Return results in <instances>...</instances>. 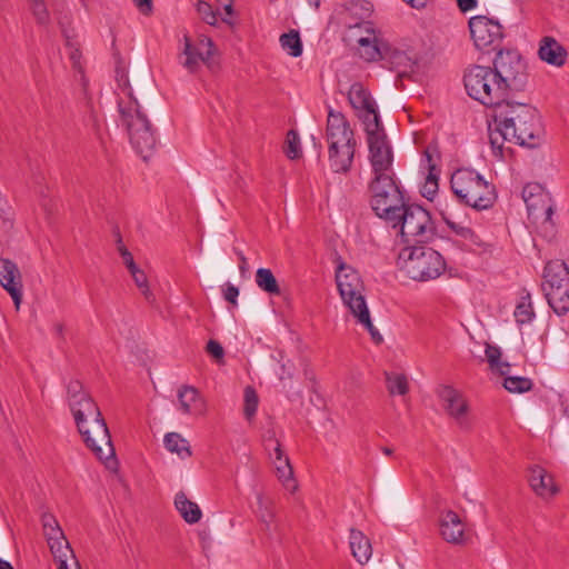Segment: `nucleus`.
Masks as SVG:
<instances>
[{
	"label": "nucleus",
	"instance_id": "nucleus-1",
	"mask_svg": "<svg viewBox=\"0 0 569 569\" xmlns=\"http://www.w3.org/2000/svg\"><path fill=\"white\" fill-rule=\"evenodd\" d=\"M489 141L496 154H502L506 141L536 148L543 138L540 117L530 104L509 101L506 98L491 112Z\"/></svg>",
	"mask_w": 569,
	"mask_h": 569
},
{
	"label": "nucleus",
	"instance_id": "nucleus-2",
	"mask_svg": "<svg viewBox=\"0 0 569 569\" xmlns=\"http://www.w3.org/2000/svg\"><path fill=\"white\" fill-rule=\"evenodd\" d=\"M67 395L69 408L88 448L109 467L116 465L109 429L97 403L78 380L68 383Z\"/></svg>",
	"mask_w": 569,
	"mask_h": 569
},
{
	"label": "nucleus",
	"instance_id": "nucleus-3",
	"mask_svg": "<svg viewBox=\"0 0 569 569\" xmlns=\"http://www.w3.org/2000/svg\"><path fill=\"white\" fill-rule=\"evenodd\" d=\"M336 282L343 303L348 307L351 315L359 325L368 330L371 340L376 345H380L383 341V337L371 322L370 312L363 296V282L357 270L345 262H340L336 271Z\"/></svg>",
	"mask_w": 569,
	"mask_h": 569
},
{
	"label": "nucleus",
	"instance_id": "nucleus-4",
	"mask_svg": "<svg viewBox=\"0 0 569 569\" xmlns=\"http://www.w3.org/2000/svg\"><path fill=\"white\" fill-rule=\"evenodd\" d=\"M119 112L121 126L127 130L132 148L143 160H148L157 146L156 131L137 98L129 92L128 101L122 99L119 102Z\"/></svg>",
	"mask_w": 569,
	"mask_h": 569
},
{
	"label": "nucleus",
	"instance_id": "nucleus-5",
	"mask_svg": "<svg viewBox=\"0 0 569 569\" xmlns=\"http://www.w3.org/2000/svg\"><path fill=\"white\" fill-rule=\"evenodd\" d=\"M450 184L461 203L478 211L491 208L497 200L496 187L473 169L456 170Z\"/></svg>",
	"mask_w": 569,
	"mask_h": 569
},
{
	"label": "nucleus",
	"instance_id": "nucleus-6",
	"mask_svg": "<svg viewBox=\"0 0 569 569\" xmlns=\"http://www.w3.org/2000/svg\"><path fill=\"white\" fill-rule=\"evenodd\" d=\"M399 268L415 281H430L446 270V261L435 249L413 246L402 249L398 256Z\"/></svg>",
	"mask_w": 569,
	"mask_h": 569
},
{
	"label": "nucleus",
	"instance_id": "nucleus-7",
	"mask_svg": "<svg viewBox=\"0 0 569 569\" xmlns=\"http://www.w3.org/2000/svg\"><path fill=\"white\" fill-rule=\"evenodd\" d=\"M371 208L387 223L399 221L398 214L406 206L403 194L393 177H375L370 183Z\"/></svg>",
	"mask_w": 569,
	"mask_h": 569
},
{
	"label": "nucleus",
	"instance_id": "nucleus-8",
	"mask_svg": "<svg viewBox=\"0 0 569 569\" xmlns=\"http://www.w3.org/2000/svg\"><path fill=\"white\" fill-rule=\"evenodd\" d=\"M465 88L471 98L490 107L491 112L505 99L498 79L490 67H471L465 74Z\"/></svg>",
	"mask_w": 569,
	"mask_h": 569
},
{
	"label": "nucleus",
	"instance_id": "nucleus-9",
	"mask_svg": "<svg viewBox=\"0 0 569 569\" xmlns=\"http://www.w3.org/2000/svg\"><path fill=\"white\" fill-rule=\"evenodd\" d=\"M493 72L505 98L508 92H519L528 81L527 66L518 51H499L493 60Z\"/></svg>",
	"mask_w": 569,
	"mask_h": 569
},
{
	"label": "nucleus",
	"instance_id": "nucleus-10",
	"mask_svg": "<svg viewBox=\"0 0 569 569\" xmlns=\"http://www.w3.org/2000/svg\"><path fill=\"white\" fill-rule=\"evenodd\" d=\"M399 221H391L392 228L399 229L406 242H423L433 233V223L429 212L418 204H406L400 214Z\"/></svg>",
	"mask_w": 569,
	"mask_h": 569
},
{
	"label": "nucleus",
	"instance_id": "nucleus-11",
	"mask_svg": "<svg viewBox=\"0 0 569 569\" xmlns=\"http://www.w3.org/2000/svg\"><path fill=\"white\" fill-rule=\"evenodd\" d=\"M369 149V161L375 177H393V151L382 124H369L365 129Z\"/></svg>",
	"mask_w": 569,
	"mask_h": 569
},
{
	"label": "nucleus",
	"instance_id": "nucleus-12",
	"mask_svg": "<svg viewBox=\"0 0 569 569\" xmlns=\"http://www.w3.org/2000/svg\"><path fill=\"white\" fill-rule=\"evenodd\" d=\"M180 43L178 62L188 73L196 74L202 64L210 66L214 52V44L210 38L200 36L193 41L186 34Z\"/></svg>",
	"mask_w": 569,
	"mask_h": 569
},
{
	"label": "nucleus",
	"instance_id": "nucleus-13",
	"mask_svg": "<svg viewBox=\"0 0 569 569\" xmlns=\"http://www.w3.org/2000/svg\"><path fill=\"white\" fill-rule=\"evenodd\" d=\"M41 525L43 536L47 540L49 549L57 563L66 567V560L72 556V548L67 540L57 518L50 512H43L41 516Z\"/></svg>",
	"mask_w": 569,
	"mask_h": 569
},
{
	"label": "nucleus",
	"instance_id": "nucleus-14",
	"mask_svg": "<svg viewBox=\"0 0 569 569\" xmlns=\"http://www.w3.org/2000/svg\"><path fill=\"white\" fill-rule=\"evenodd\" d=\"M469 29L475 46L480 50H486L490 46L496 48L502 39L501 24L485 16H476L469 20Z\"/></svg>",
	"mask_w": 569,
	"mask_h": 569
},
{
	"label": "nucleus",
	"instance_id": "nucleus-15",
	"mask_svg": "<svg viewBox=\"0 0 569 569\" xmlns=\"http://www.w3.org/2000/svg\"><path fill=\"white\" fill-rule=\"evenodd\" d=\"M348 100L362 119L365 129L369 128V124L381 123L376 101L361 83L356 82L351 84L348 92Z\"/></svg>",
	"mask_w": 569,
	"mask_h": 569
},
{
	"label": "nucleus",
	"instance_id": "nucleus-16",
	"mask_svg": "<svg viewBox=\"0 0 569 569\" xmlns=\"http://www.w3.org/2000/svg\"><path fill=\"white\" fill-rule=\"evenodd\" d=\"M522 198L526 202L529 214L536 218L541 214L546 221H551L553 214V201L549 192L536 182L523 187Z\"/></svg>",
	"mask_w": 569,
	"mask_h": 569
},
{
	"label": "nucleus",
	"instance_id": "nucleus-17",
	"mask_svg": "<svg viewBox=\"0 0 569 569\" xmlns=\"http://www.w3.org/2000/svg\"><path fill=\"white\" fill-rule=\"evenodd\" d=\"M0 284L11 297L18 311L23 300L22 274L17 263L8 258H0Z\"/></svg>",
	"mask_w": 569,
	"mask_h": 569
},
{
	"label": "nucleus",
	"instance_id": "nucleus-18",
	"mask_svg": "<svg viewBox=\"0 0 569 569\" xmlns=\"http://www.w3.org/2000/svg\"><path fill=\"white\" fill-rule=\"evenodd\" d=\"M438 395L443 402L446 412L456 420L458 426L463 429L469 428V407L463 396L450 386H442L439 389Z\"/></svg>",
	"mask_w": 569,
	"mask_h": 569
},
{
	"label": "nucleus",
	"instance_id": "nucleus-19",
	"mask_svg": "<svg viewBox=\"0 0 569 569\" xmlns=\"http://www.w3.org/2000/svg\"><path fill=\"white\" fill-rule=\"evenodd\" d=\"M326 141L335 144H357L350 123L340 111L330 109L328 112Z\"/></svg>",
	"mask_w": 569,
	"mask_h": 569
},
{
	"label": "nucleus",
	"instance_id": "nucleus-20",
	"mask_svg": "<svg viewBox=\"0 0 569 569\" xmlns=\"http://www.w3.org/2000/svg\"><path fill=\"white\" fill-rule=\"evenodd\" d=\"M179 410L183 415L203 417L208 411L207 400L191 386H181L177 392Z\"/></svg>",
	"mask_w": 569,
	"mask_h": 569
},
{
	"label": "nucleus",
	"instance_id": "nucleus-21",
	"mask_svg": "<svg viewBox=\"0 0 569 569\" xmlns=\"http://www.w3.org/2000/svg\"><path fill=\"white\" fill-rule=\"evenodd\" d=\"M357 144L328 143V164L335 173H348L352 167Z\"/></svg>",
	"mask_w": 569,
	"mask_h": 569
},
{
	"label": "nucleus",
	"instance_id": "nucleus-22",
	"mask_svg": "<svg viewBox=\"0 0 569 569\" xmlns=\"http://www.w3.org/2000/svg\"><path fill=\"white\" fill-rule=\"evenodd\" d=\"M440 535L449 543L462 545L465 542L466 526L459 515L452 510L442 512L439 521Z\"/></svg>",
	"mask_w": 569,
	"mask_h": 569
},
{
	"label": "nucleus",
	"instance_id": "nucleus-23",
	"mask_svg": "<svg viewBox=\"0 0 569 569\" xmlns=\"http://www.w3.org/2000/svg\"><path fill=\"white\" fill-rule=\"evenodd\" d=\"M539 58L551 66L562 67L567 60V50L553 37H543L538 49Z\"/></svg>",
	"mask_w": 569,
	"mask_h": 569
},
{
	"label": "nucleus",
	"instance_id": "nucleus-24",
	"mask_svg": "<svg viewBox=\"0 0 569 569\" xmlns=\"http://www.w3.org/2000/svg\"><path fill=\"white\" fill-rule=\"evenodd\" d=\"M445 221L448 228L457 237L461 239L463 246L469 251L482 252L487 250L488 244L486 243V241H483V239L478 233H476L470 227L465 226L462 222L453 221L449 218H446Z\"/></svg>",
	"mask_w": 569,
	"mask_h": 569
},
{
	"label": "nucleus",
	"instance_id": "nucleus-25",
	"mask_svg": "<svg viewBox=\"0 0 569 569\" xmlns=\"http://www.w3.org/2000/svg\"><path fill=\"white\" fill-rule=\"evenodd\" d=\"M528 480L531 489L542 498H550L557 492L552 476L542 467H531L529 469Z\"/></svg>",
	"mask_w": 569,
	"mask_h": 569
},
{
	"label": "nucleus",
	"instance_id": "nucleus-26",
	"mask_svg": "<svg viewBox=\"0 0 569 569\" xmlns=\"http://www.w3.org/2000/svg\"><path fill=\"white\" fill-rule=\"evenodd\" d=\"M569 284V268L561 260L549 261L543 270L542 289L559 286L563 288L565 283Z\"/></svg>",
	"mask_w": 569,
	"mask_h": 569
},
{
	"label": "nucleus",
	"instance_id": "nucleus-27",
	"mask_svg": "<svg viewBox=\"0 0 569 569\" xmlns=\"http://www.w3.org/2000/svg\"><path fill=\"white\" fill-rule=\"evenodd\" d=\"M257 505L256 515L259 521L263 525L264 532L268 536H271L277 530L273 500L264 496L262 492H258Z\"/></svg>",
	"mask_w": 569,
	"mask_h": 569
},
{
	"label": "nucleus",
	"instance_id": "nucleus-28",
	"mask_svg": "<svg viewBox=\"0 0 569 569\" xmlns=\"http://www.w3.org/2000/svg\"><path fill=\"white\" fill-rule=\"evenodd\" d=\"M349 545L352 556L360 565H365L370 560L372 556V547L370 540L362 531L351 529L349 535Z\"/></svg>",
	"mask_w": 569,
	"mask_h": 569
},
{
	"label": "nucleus",
	"instance_id": "nucleus-29",
	"mask_svg": "<svg viewBox=\"0 0 569 569\" xmlns=\"http://www.w3.org/2000/svg\"><path fill=\"white\" fill-rule=\"evenodd\" d=\"M359 56L368 61H377L381 58V51L378 46V38L373 30L366 28V36L357 39Z\"/></svg>",
	"mask_w": 569,
	"mask_h": 569
},
{
	"label": "nucleus",
	"instance_id": "nucleus-30",
	"mask_svg": "<svg viewBox=\"0 0 569 569\" xmlns=\"http://www.w3.org/2000/svg\"><path fill=\"white\" fill-rule=\"evenodd\" d=\"M563 286L542 289L549 306L557 315H566L569 311V284L566 282Z\"/></svg>",
	"mask_w": 569,
	"mask_h": 569
},
{
	"label": "nucleus",
	"instance_id": "nucleus-31",
	"mask_svg": "<svg viewBox=\"0 0 569 569\" xmlns=\"http://www.w3.org/2000/svg\"><path fill=\"white\" fill-rule=\"evenodd\" d=\"M174 506L183 520L188 523H197L201 517L202 512L199 506L189 500L184 492L180 491L174 497Z\"/></svg>",
	"mask_w": 569,
	"mask_h": 569
},
{
	"label": "nucleus",
	"instance_id": "nucleus-32",
	"mask_svg": "<svg viewBox=\"0 0 569 569\" xmlns=\"http://www.w3.org/2000/svg\"><path fill=\"white\" fill-rule=\"evenodd\" d=\"M276 468V475L278 480L281 482L283 488L289 492L293 493L298 489L297 480L293 477V469L291 467L289 458L273 461Z\"/></svg>",
	"mask_w": 569,
	"mask_h": 569
},
{
	"label": "nucleus",
	"instance_id": "nucleus-33",
	"mask_svg": "<svg viewBox=\"0 0 569 569\" xmlns=\"http://www.w3.org/2000/svg\"><path fill=\"white\" fill-rule=\"evenodd\" d=\"M163 442L168 451L177 453L180 458H188L191 456L190 445L180 433H167Z\"/></svg>",
	"mask_w": 569,
	"mask_h": 569
},
{
	"label": "nucleus",
	"instance_id": "nucleus-34",
	"mask_svg": "<svg viewBox=\"0 0 569 569\" xmlns=\"http://www.w3.org/2000/svg\"><path fill=\"white\" fill-rule=\"evenodd\" d=\"M256 283L259 289L271 296L280 295L279 283L272 271L268 268H259L256 271Z\"/></svg>",
	"mask_w": 569,
	"mask_h": 569
},
{
	"label": "nucleus",
	"instance_id": "nucleus-35",
	"mask_svg": "<svg viewBox=\"0 0 569 569\" xmlns=\"http://www.w3.org/2000/svg\"><path fill=\"white\" fill-rule=\"evenodd\" d=\"M513 316L518 325H526L532 321V319L535 318V311L529 292H525L519 298Z\"/></svg>",
	"mask_w": 569,
	"mask_h": 569
},
{
	"label": "nucleus",
	"instance_id": "nucleus-36",
	"mask_svg": "<svg viewBox=\"0 0 569 569\" xmlns=\"http://www.w3.org/2000/svg\"><path fill=\"white\" fill-rule=\"evenodd\" d=\"M386 383L391 396H405L409 391L408 378L403 373H386Z\"/></svg>",
	"mask_w": 569,
	"mask_h": 569
},
{
	"label": "nucleus",
	"instance_id": "nucleus-37",
	"mask_svg": "<svg viewBox=\"0 0 569 569\" xmlns=\"http://www.w3.org/2000/svg\"><path fill=\"white\" fill-rule=\"evenodd\" d=\"M501 351L500 348L491 345L486 347V358L491 370L497 371L501 376H506L510 371V365L500 360Z\"/></svg>",
	"mask_w": 569,
	"mask_h": 569
},
{
	"label": "nucleus",
	"instance_id": "nucleus-38",
	"mask_svg": "<svg viewBox=\"0 0 569 569\" xmlns=\"http://www.w3.org/2000/svg\"><path fill=\"white\" fill-rule=\"evenodd\" d=\"M280 43L283 50H286L291 57H299L302 53V43L297 31H290L283 33L280 37Z\"/></svg>",
	"mask_w": 569,
	"mask_h": 569
},
{
	"label": "nucleus",
	"instance_id": "nucleus-39",
	"mask_svg": "<svg viewBox=\"0 0 569 569\" xmlns=\"http://www.w3.org/2000/svg\"><path fill=\"white\" fill-rule=\"evenodd\" d=\"M503 387L513 393H522L532 388V381L526 377L507 376L503 381Z\"/></svg>",
	"mask_w": 569,
	"mask_h": 569
},
{
	"label": "nucleus",
	"instance_id": "nucleus-40",
	"mask_svg": "<svg viewBox=\"0 0 569 569\" xmlns=\"http://www.w3.org/2000/svg\"><path fill=\"white\" fill-rule=\"evenodd\" d=\"M129 272L131 273L136 286L140 289L146 300L149 302H153L154 296L149 288L146 273L141 269H139L137 264L134 266V268L129 269Z\"/></svg>",
	"mask_w": 569,
	"mask_h": 569
},
{
	"label": "nucleus",
	"instance_id": "nucleus-41",
	"mask_svg": "<svg viewBox=\"0 0 569 569\" xmlns=\"http://www.w3.org/2000/svg\"><path fill=\"white\" fill-rule=\"evenodd\" d=\"M30 10L37 21L41 26H47L50 22V14L47 9L44 0H27Z\"/></svg>",
	"mask_w": 569,
	"mask_h": 569
},
{
	"label": "nucleus",
	"instance_id": "nucleus-42",
	"mask_svg": "<svg viewBox=\"0 0 569 569\" xmlns=\"http://www.w3.org/2000/svg\"><path fill=\"white\" fill-rule=\"evenodd\" d=\"M258 403H259V399H258V395L254 391V389L249 386L246 387L243 412H244V417L248 420H251L254 417L257 409H258Z\"/></svg>",
	"mask_w": 569,
	"mask_h": 569
},
{
	"label": "nucleus",
	"instance_id": "nucleus-43",
	"mask_svg": "<svg viewBox=\"0 0 569 569\" xmlns=\"http://www.w3.org/2000/svg\"><path fill=\"white\" fill-rule=\"evenodd\" d=\"M286 143H287V146H286L284 152H286L287 157L289 159L299 158L301 154V149H300L299 136L296 131L290 130L287 133Z\"/></svg>",
	"mask_w": 569,
	"mask_h": 569
},
{
	"label": "nucleus",
	"instance_id": "nucleus-44",
	"mask_svg": "<svg viewBox=\"0 0 569 569\" xmlns=\"http://www.w3.org/2000/svg\"><path fill=\"white\" fill-rule=\"evenodd\" d=\"M197 11L201 19L210 26H214L218 22L217 12L213 11L211 4L204 1L197 3Z\"/></svg>",
	"mask_w": 569,
	"mask_h": 569
},
{
	"label": "nucleus",
	"instance_id": "nucleus-45",
	"mask_svg": "<svg viewBox=\"0 0 569 569\" xmlns=\"http://www.w3.org/2000/svg\"><path fill=\"white\" fill-rule=\"evenodd\" d=\"M117 82L118 88L121 90L119 101L118 103L124 99V101H128V93L130 92L133 96L132 89L129 83L128 76L124 71H117Z\"/></svg>",
	"mask_w": 569,
	"mask_h": 569
},
{
	"label": "nucleus",
	"instance_id": "nucleus-46",
	"mask_svg": "<svg viewBox=\"0 0 569 569\" xmlns=\"http://www.w3.org/2000/svg\"><path fill=\"white\" fill-rule=\"evenodd\" d=\"M222 293L226 301L231 303L233 307L238 306L239 289L234 284L227 282L223 287Z\"/></svg>",
	"mask_w": 569,
	"mask_h": 569
},
{
	"label": "nucleus",
	"instance_id": "nucleus-47",
	"mask_svg": "<svg viewBox=\"0 0 569 569\" xmlns=\"http://www.w3.org/2000/svg\"><path fill=\"white\" fill-rule=\"evenodd\" d=\"M425 156L428 160V176L426 179L428 181L438 183L440 170L436 167V164L431 163L432 159H431V154L428 149L425 151Z\"/></svg>",
	"mask_w": 569,
	"mask_h": 569
},
{
	"label": "nucleus",
	"instance_id": "nucleus-48",
	"mask_svg": "<svg viewBox=\"0 0 569 569\" xmlns=\"http://www.w3.org/2000/svg\"><path fill=\"white\" fill-rule=\"evenodd\" d=\"M207 351L208 353H210L214 359H222L224 352H223V348L222 346L216 341V340H210L208 343H207Z\"/></svg>",
	"mask_w": 569,
	"mask_h": 569
},
{
	"label": "nucleus",
	"instance_id": "nucleus-49",
	"mask_svg": "<svg viewBox=\"0 0 569 569\" xmlns=\"http://www.w3.org/2000/svg\"><path fill=\"white\" fill-rule=\"evenodd\" d=\"M118 250H119V253L121 254L122 259H123V263L126 264V267L129 269H132L134 268L136 266V262L133 260V257L132 254L128 251V249L121 243V241H119V247H118Z\"/></svg>",
	"mask_w": 569,
	"mask_h": 569
},
{
	"label": "nucleus",
	"instance_id": "nucleus-50",
	"mask_svg": "<svg viewBox=\"0 0 569 569\" xmlns=\"http://www.w3.org/2000/svg\"><path fill=\"white\" fill-rule=\"evenodd\" d=\"M262 439H263L264 448L267 450H269L271 448V446L276 445V441H279L277 439V435H276V431L273 428L268 429L263 433Z\"/></svg>",
	"mask_w": 569,
	"mask_h": 569
},
{
	"label": "nucleus",
	"instance_id": "nucleus-51",
	"mask_svg": "<svg viewBox=\"0 0 569 569\" xmlns=\"http://www.w3.org/2000/svg\"><path fill=\"white\" fill-rule=\"evenodd\" d=\"M269 451H272L270 455L273 457V461L288 458V456H286L284 451L282 450L280 441H276V445L271 446Z\"/></svg>",
	"mask_w": 569,
	"mask_h": 569
},
{
	"label": "nucleus",
	"instance_id": "nucleus-52",
	"mask_svg": "<svg viewBox=\"0 0 569 569\" xmlns=\"http://www.w3.org/2000/svg\"><path fill=\"white\" fill-rule=\"evenodd\" d=\"M136 7L142 14H150L152 11V0H133Z\"/></svg>",
	"mask_w": 569,
	"mask_h": 569
},
{
	"label": "nucleus",
	"instance_id": "nucleus-53",
	"mask_svg": "<svg viewBox=\"0 0 569 569\" xmlns=\"http://www.w3.org/2000/svg\"><path fill=\"white\" fill-rule=\"evenodd\" d=\"M457 4L460 11L467 12L476 8L477 0H457Z\"/></svg>",
	"mask_w": 569,
	"mask_h": 569
},
{
	"label": "nucleus",
	"instance_id": "nucleus-54",
	"mask_svg": "<svg viewBox=\"0 0 569 569\" xmlns=\"http://www.w3.org/2000/svg\"><path fill=\"white\" fill-rule=\"evenodd\" d=\"M438 190V183L431 182L426 179L425 186H423V194L425 196H433Z\"/></svg>",
	"mask_w": 569,
	"mask_h": 569
},
{
	"label": "nucleus",
	"instance_id": "nucleus-55",
	"mask_svg": "<svg viewBox=\"0 0 569 569\" xmlns=\"http://www.w3.org/2000/svg\"><path fill=\"white\" fill-rule=\"evenodd\" d=\"M59 569H80L79 562L72 552V556L69 558V560H66V567H61L60 563H58Z\"/></svg>",
	"mask_w": 569,
	"mask_h": 569
},
{
	"label": "nucleus",
	"instance_id": "nucleus-56",
	"mask_svg": "<svg viewBox=\"0 0 569 569\" xmlns=\"http://www.w3.org/2000/svg\"><path fill=\"white\" fill-rule=\"evenodd\" d=\"M234 252L238 256L239 261H240L239 269L241 272H244L247 269V258L244 257L243 252L240 250L234 249Z\"/></svg>",
	"mask_w": 569,
	"mask_h": 569
},
{
	"label": "nucleus",
	"instance_id": "nucleus-57",
	"mask_svg": "<svg viewBox=\"0 0 569 569\" xmlns=\"http://www.w3.org/2000/svg\"><path fill=\"white\" fill-rule=\"evenodd\" d=\"M53 330L57 336L62 337L64 331V326L61 322H57L53 326Z\"/></svg>",
	"mask_w": 569,
	"mask_h": 569
},
{
	"label": "nucleus",
	"instance_id": "nucleus-58",
	"mask_svg": "<svg viewBox=\"0 0 569 569\" xmlns=\"http://www.w3.org/2000/svg\"><path fill=\"white\" fill-rule=\"evenodd\" d=\"M223 10L227 17L232 14V3L230 0L228 3L224 4Z\"/></svg>",
	"mask_w": 569,
	"mask_h": 569
},
{
	"label": "nucleus",
	"instance_id": "nucleus-59",
	"mask_svg": "<svg viewBox=\"0 0 569 569\" xmlns=\"http://www.w3.org/2000/svg\"><path fill=\"white\" fill-rule=\"evenodd\" d=\"M0 569H14V568L12 567V565L9 561L0 558Z\"/></svg>",
	"mask_w": 569,
	"mask_h": 569
},
{
	"label": "nucleus",
	"instance_id": "nucleus-60",
	"mask_svg": "<svg viewBox=\"0 0 569 569\" xmlns=\"http://www.w3.org/2000/svg\"><path fill=\"white\" fill-rule=\"evenodd\" d=\"M382 452L387 456H390L392 453V449L388 448V447H385L382 448Z\"/></svg>",
	"mask_w": 569,
	"mask_h": 569
},
{
	"label": "nucleus",
	"instance_id": "nucleus-61",
	"mask_svg": "<svg viewBox=\"0 0 569 569\" xmlns=\"http://www.w3.org/2000/svg\"><path fill=\"white\" fill-rule=\"evenodd\" d=\"M282 371H283V373L286 372L288 375V377H291V372H290V370L287 369V365H282Z\"/></svg>",
	"mask_w": 569,
	"mask_h": 569
},
{
	"label": "nucleus",
	"instance_id": "nucleus-62",
	"mask_svg": "<svg viewBox=\"0 0 569 569\" xmlns=\"http://www.w3.org/2000/svg\"><path fill=\"white\" fill-rule=\"evenodd\" d=\"M315 7L318 8L319 7V1L318 0H315Z\"/></svg>",
	"mask_w": 569,
	"mask_h": 569
}]
</instances>
